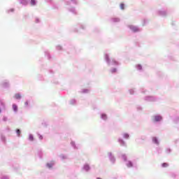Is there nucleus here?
<instances>
[{"instance_id": "1", "label": "nucleus", "mask_w": 179, "mask_h": 179, "mask_svg": "<svg viewBox=\"0 0 179 179\" xmlns=\"http://www.w3.org/2000/svg\"><path fill=\"white\" fill-rule=\"evenodd\" d=\"M130 29H131V30H132V31H134V33H136V31H139V29H138V27H136L130 26Z\"/></svg>"}, {"instance_id": "2", "label": "nucleus", "mask_w": 179, "mask_h": 179, "mask_svg": "<svg viewBox=\"0 0 179 179\" xmlns=\"http://www.w3.org/2000/svg\"><path fill=\"white\" fill-rule=\"evenodd\" d=\"M154 121H155V122L162 121V117L160 116H155Z\"/></svg>"}, {"instance_id": "3", "label": "nucleus", "mask_w": 179, "mask_h": 179, "mask_svg": "<svg viewBox=\"0 0 179 179\" xmlns=\"http://www.w3.org/2000/svg\"><path fill=\"white\" fill-rule=\"evenodd\" d=\"M15 99H16L17 100H19V99H22V96L20 94H16L15 95Z\"/></svg>"}, {"instance_id": "4", "label": "nucleus", "mask_w": 179, "mask_h": 179, "mask_svg": "<svg viewBox=\"0 0 179 179\" xmlns=\"http://www.w3.org/2000/svg\"><path fill=\"white\" fill-rule=\"evenodd\" d=\"M13 109L14 111H17V106L16 104H13Z\"/></svg>"}, {"instance_id": "5", "label": "nucleus", "mask_w": 179, "mask_h": 179, "mask_svg": "<svg viewBox=\"0 0 179 179\" xmlns=\"http://www.w3.org/2000/svg\"><path fill=\"white\" fill-rule=\"evenodd\" d=\"M31 5L34 6V5H36V0H31Z\"/></svg>"}, {"instance_id": "6", "label": "nucleus", "mask_w": 179, "mask_h": 179, "mask_svg": "<svg viewBox=\"0 0 179 179\" xmlns=\"http://www.w3.org/2000/svg\"><path fill=\"white\" fill-rule=\"evenodd\" d=\"M127 167H132V162H129L127 164Z\"/></svg>"}, {"instance_id": "7", "label": "nucleus", "mask_w": 179, "mask_h": 179, "mask_svg": "<svg viewBox=\"0 0 179 179\" xmlns=\"http://www.w3.org/2000/svg\"><path fill=\"white\" fill-rule=\"evenodd\" d=\"M84 169H85V170H86L87 171L90 169V167H89V165H85L84 166Z\"/></svg>"}, {"instance_id": "8", "label": "nucleus", "mask_w": 179, "mask_h": 179, "mask_svg": "<svg viewBox=\"0 0 179 179\" xmlns=\"http://www.w3.org/2000/svg\"><path fill=\"white\" fill-rule=\"evenodd\" d=\"M168 166H169V164H167V163L162 164V167H168Z\"/></svg>"}, {"instance_id": "9", "label": "nucleus", "mask_w": 179, "mask_h": 179, "mask_svg": "<svg viewBox=\"0 0 179 179\" xmlns=\"http://www.w3.org/2000/svg\"><path fill=\"white\" fill-rule=\"evenodd\" d=\"M16 132H17L18 136H20V129H17Z\"/></svg>"}, {"instance_id": "10", "label": "nucleus", "mask_w": 179, "mask_h": 179, "mask_svg": "<svg viewBox=\"0 0 179 179\" xmlns=\"http://www.w3.org/2000/svg\"><path fill=\"white\" fill-rule=\"evenodd\" d=\"M124 3H121V4H120V8L122 9V10H124Z\"/></svg>"}, {"instance_id": "11", "label": "nucleus", "mask_w": 179, "mask_h": 179, "mask_svg": "<svg viewBox=\"0 0 179 179\" xmlns=\"http://www.w3.org/2000/svg\"><path fill=\"white\" fill-rule=\"evenodd\" d=\"M29 141H33V136H31V135H29Z\"/></svg>"}, {"instance_id": "12", "label": "nucleus", "mask_w": 179, "mask_h": 179, "mask_svg": "<svg viewBox=\"0 0 179 179\" xmlns=\"http://www.w3.org/2000/svg\"><path fill=\"white\" fill-rule=\"evenodd\" d=\"M47 166L48 167H49V169H51V167H52V164H48Z\"/></svg>"}, {"instance_id": "13", "label": "nucleus", "mask_w": 179, "mask_h": 179, "mask_svg": "<svg viewBox=\"0 0 179 179\" xmlns=\"http://www.w3.org/2000/svg\"><path fill=\"white\" fill-rule=\"evenodd\" d=\"M102 118L103 120H106L107 118V116L106 115H102Z\"/></svg>"}, {"instance_id": "14", "label": "nucleus", "mask_w": 179, "mask_h": 179, "mask_svg": "<svg viewBox=\"0 0 179 179\" xmlns=\"http://www.w3.org/2000/svg\"><path fill=\"white\" fill-rule=\"evenodd\" d=\"M137 68H138V69H142V66L138 65V66H137Z\"/></svg>"}, {"instance_id": "15", "label": "nucleus", "mask_w": 179, "mask_h": 179, "mask_svg": "<svg viewBox=\"0 0 179 179\" xmlns=\"http://www.w3.org/2000/svg\"><path fill=\"white\" fill-rule=\"evenodd\" d=\"M24 104H25V106L27 107V106H29V101H26V102L24 103Z\"/></svg>"}, {"instance_id": "16", "label": "nucleus", "mask_w": 179, "mask_h": 179, "mask_svg": "<svg viewBox=\"0 0 179 179\" xmlns=\"http://www.w3.org/2000/svg\"><path fill=\"white\" fill-rule=\"evenodd\" d=\"M112 72H117V69H113L112 70Z\"/></svg>"}, {"instance_id": "17", "label": "nucleus", "mask_w": 179, "mask_h": 179, "mask_svg": "<svg viewBox=\"0 0 179 179\" xmlns=\"http://www.w3.org/2000/svg\"><path fill=\"white\" fill-rule=\"evenodd\" d=\"M154 141H155V143H157V139L155 138Z\"/></svg>"}, {"instance_id": "18", "label": "nucleus", "mask_w": 179, "mask_h": 179, "mask_svg": "<svg viewBox=\"0 0 179 179\" xmlns=\"http://www.w3.org/2000/svg\"><path fill=\"white\" fill-rule=\"evenodd\" d=\"M106 59L108 61V56H106Z\"/></svg>"}, {"instance_id": "19", "label": "nucleus", "mask_w": 179, "mask_h": 179, "mask_svg": "<svg viewBox=\"0 0 179 179\" xmlns=\"http://www.w3.org/2000/svg\"><path fill=\"white\" fill-rule=\"evenodd\" d=\"M4 121H6V118H4Z\"/></svg>"}, {"instance_id": "20", "label": "nucleus", "mask_w": 179, "mask_h": 179, "mask_svg": "<svg viewBox=\"0 0 179 179\" xmlns=\"http://www.w3.org/2000/svg\"><path fill=\"white\" fill-rule=\"evenodd\" d=\"M126 136L128 138L129 136H128V135H126Z\"/></svg>"}, {"instance_id": "21", "label": "nucleus", "mask_w": 179, "mask_h": 179, "mask_svg": "<svg viewBox=\"0 0 179 179\" xmlns=\"http://www.w3.org/2000/svg\"><path fill=\"white\" fill-rule=\"evenodd\" d=\"M0 113H1V109H0Z\"/></svg>"}]
</instances>
